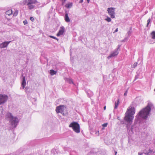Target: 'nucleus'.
<instances>
[{
	"label": "nucleus",
	"instance_id": "obj_1",
	"mask_svg": "<svg viewBox=\"0 0 155 155\" xmlns=\"http://www.w3.org/2000/svg\"><path fill=\"white\" fill-rule=\"evenodd\" d=\"M153 108L154 106L153 104L149 102L146 107L141 110L137 115L136 120L139 122L141 118L146 119L149 115L151 110Z\"/></svg>",
	"mask_w": 155,
	"mask_h": 155
},
{
	"label": "nucleus",
	"instance_id": "obj_2",
	"mask_svg": "<svg viewBox=\"0 0 155 155\" xmlns=\"http://www.w3.org/2000/svg\"><path fill=\"white\" fill-rule=\"evenodd\" d=\"M135 113V110L133 107H130L125 113L124 119L127 123V127L128 130L129 129L130 126L132 122Z\"/></svg>",
	"mask_w": 155,
	"mask_h": 155
},
{
	"label": "nucleus",
	"instance_id": "obj_3",
	"mask_svg": "<svg viewBox=\"0 0 155 155\" xmlns=\"http://www.w3.org/2000/svg\"><path fill=\"white\" fill-rule=\"evenodd\" d=\"M20 4L22 5H27L29 10L36 8L40 5L37 0H22Z\"/></svg>",
	"mask_w": 155,
	"mask_h": 155
},
{
	"label": "nucleus",
	"instance_id": "obj_4",
	"mask_svg": "<svg viewBox=\"0 0 155 155\" xmlns=\"http://www.w3.org/2000/svg\"><path fill=\"white\" fill-rule=\"evenodd\" d=\"M6 118L8 120L13 128L16 127L19 122V120L16 117H14L10 113H8L6 115Z\"/></svg>",
	"mask_w": 155,
	"mask_h": 155
},
{
	"label": "nucleus",
	"instance_id": "obj_5",
	"mask_svg": "<svg viewBox=\"0 0 155 155\" xmlns=\"http://www.w3.org/2000/svg\"><path fill=\"white\" fill-rule=\"evenodd\" d=\"M69 127H71L76 133L80 132V127L79 124L76 122H73L69 125Z\"/></svg>",
	"mask_w": 155,
	"mask_h": 155
},
{
	"label": "nucleus",
	"instance_id": "obj_6",
	"mask_svg": "<svg viewBox=\"0 0 155 155\" xmlns=\"http://www.w3.org/2000/svg\"><path fill=\"white\" fill-rule=\"evenodd\" d=\"M120 46L118 45L117 48L111 53L107 58L109 59L111 58L116 56L119 53V51L120 50Z\"/></svg>",
	"mask_w": 155,
	"mask_h": 155
},
{
	"label": "nucleus",
	"instance_id": "obj_7",
	"mask_svg": "<svg viewBox=\"0 0 155 155\" xmlns=\"http://www.w3.org/2000/svg\"><path fill=\"white\" fill-rule=\"evenodd\" d=\"M87 155H104V153L101 151H98L97 149L92 150Z\"/></svg>",
	"mask_w": 155,
	"mask_h": 155
},
{
	"label": "nucleus",
	"instance_id": "obj_8",
	"mask_svg": "<svg viewBox=\"0 0 155 155\" xmlns=\"http://www.w3.org/2000/svg\"><path fill=\"white\" fill-rule=\"evenodd\" d=\"M8 99V97L5 95L0 94V105L5 103Z\"/></svg>",
	"mask_w": 155,
	"mask_h": 155
},
{
	"label": "nucleus",
	"instance_id": "obj_9",
	"mask_svg": "<svg viewBox=\"0 0 155 155\" xmlns=\"http://www.w3.org/2000/svg\"><path fill=\"white\" fill-rule=\"evenodd\" d=\"M108 14L112 18H114L115 17V13L114 8H109L107 9Z\"/></svg>",
	"mask_w": 155,
	"mask_h": 155
},
{
	"label": "nucleus",
	"instance_id": "obj_10",
	"mask_svg": "<svg viewBox=\"0 0 155 155\" xmlns=\"http://www.w3.org/2000/svg\"><path fill=\"white\" fill-rule=\"evenodd\" d=\"M64 106L61 105L57 107L56 109V111L57 113H62L63 112Z\"/></svg>",
	"mask_w": 155,
	"mask_h": 155
},
{
	"label": "nucleus",
	"instance_id": "obj_11",
	"mask_svg": "<svg viewBox=\"0 0 155 155\" xmlns=\"http://www.w3.org/2000/svg\"><path fill=\"white\" fill-rule=\"evenodd\" d=\"M11 42V41H5L0 44V48H1L6 47Z\"/></svg>",
	"mask_w": 155,
	"mask_h": 155
},
{
	"label": "nucleus",
	"instance_id": "obj_12",
	"mask_svg": "<svg viewBox=\"0 0 155 155\" xmlns=\"http://www.w3.org/2000/svg\"><path fill=\"white\" fill-rule=\"evenodd\" d=\"M64 31V28L63 26H61L60 27V29L57 33V36H59L62 35Z\"/></svg>",
	"mask_w": 155,
	"mask_h": 155
},
{
	"label": "nucleus",
	"instance_id": "obj_13",
	"mask_svg": "<svg viewBox=\"0 0 155 155\" xmlns=\"http://www.w3.org/2000/svg\"><path fill=\"white\" fill-rule=\"evenodd\" d=\"M26 85V82L25 77H23L22 81L21 83V85L22 87V88L24 89Z\"/></svg>",
	"mask_w": 155,
	"mask_h": 155
},
{
	"label": "nucleus",
	"instance_id": "obj_14",
	"mask_svg": "<svg viewBox=\"0 0 155 155\" xmlns=\"http://www.w3.org/2000/svg\"><path fill=\"white\" fill-rule=\"evenodd\" d=\"M59 150L57 148H55L51 150V153L54 154H58L59 152Z\"/></svg>",
	"mask_w": 155,
	"mask_h": 155
},
{
	"label": "nucleus",
	"instance_id": "obj_15",
	"mask_svg": "<svg viewBox=\"0 0 155 155\" xmlns=\"http://www.w3.org/2000/svg\"><path fill=\"white\" fill-rule=\"evenodd\" d=\"M151 37L153 40V43L155 42V31H153L150 34Z\"/></svg>",
	"mask_w": 155,
	"mask_h": 155
},
{
	"label": "nucleus",
	"instance_id": "obj_16",
	"mask_svg": "<svg viewBox=\"0 0 155 155\" xmlns=\"http://www.w3.org/2000/svg\"><path fill=\"white\" fill-rule=\"evenodd\" d=\"M64 19L65 21L67 22H69L70 21V20L68 16V14L66 13L64 16Z\"/></svg>",
	"mask_w": 155,
	"mask_h": 155
},
{
	"label": "nucleus",
	"instance_id": "obj_17",
	"mask_svg": "<svg viewBox=\"0 0 155 155\" xmlns=\"http://www.w3.org/2000/svg\"><path fill=\"white\" fill-rule=\"evenodd\" d=\"M119 100L118 99L117 101H115V106L114 107V109H116L117 108L118 106L119 103Z\"/></svg>",
	"mask_w": 155,
	"mask_h": 155
},
{
	"label": "nucleus",
	"instance_id": "obj_18",
	"mask_svg": "<svg viewBox=\"0 0 155 155\" xmlns=\"http://www.w3.org/2000/svg\"><path fill=\"white\" fill-rule=\"evenodd\" d=\"M57 73V71H54V70L51 69L50 70V74L51 75H53L56 74Z\"/></svg>",
	"mask_w": 155,
	"mask_h": 155
},
{
	"label": "nucleus",
	"instance_id": "obj_19",
	"mask_svg": "<svg viewBox=\"0 0 155 155\" xmlns=\"http://www.w3.org/2000/svg\"><path fill=\"white\" fill-rule=\"evenodd\" d=\"M12 13V9H9L6 12V14L8 15H10Z\"/></svg>",
	"mask_w": 155,
	"mask_h": 155
},
{
	"label": "nucleus",
	"instance_id": "obj_20",
	"mask_svg": "<svg viewBox=\"0 0 155 155\" xmlns=\"http://www.w3.org/2000/svg\"><path fill=\"white\" fill-rule=\"evenodd\" d=\"M136 123V121L134 123V126L132 125L131 127L130 128V131L133 132L134 131V127L135 126V125Z\"/></svg>",
	"mask_w": 155,
	"mask_h": 155
},
{
	"label": "nucleus",
	"instance_id": "obj_21",
	"mask_svg": "<svg viewBox=\"0 0 155 155\" xmlns=\"http://www.w3.org/2000/svg\"><path fill=\"white\" fill-rule=\"evenodd\" d=\"M131 28H130V30L127 32V34L128 35V38L130 36L131 34Z\"/></svg>",
	"mask_w": 155,
	"mask_h": 155
},
{
	"label": "nucleus",
	"instance_id": "obj_22",
	"mask_svg": "<svg viewBox=\"0 0 155 155\" xmlns=\"http://www.w3.org/2000/svg\"><path fill=\"white\" fill-rule=\"evenodd\" d=\"M68 83L70 84L72 83L73 84V82L72 80L70 78H67L66 80Z\"/></svg>",
	"mask_w": 155,
	"mask_h": 155
},
{
	"label": "nucleus",
	"instance_id": "obj_23",
	"mask_svg": "<svg viewBox=\"0 0 155 155\" xmlns=\"http://www.w3.org/2000/svg\"><path fill=\"white\" fill-rule=\"evenodd\" d=\"M64 149L65 151H68V152H70L71 150L70 148L68 147H64Z\"/></svg>",
	"mask_w": 155,
	"mask_h": 155
},
{
	"label": "nucleus",
	"instance_id": "obj_24",
	"mask_svg": "<svg viewBox=\"0 0 155 155\" xmlns=\"http://www.w3.org/2000/svg\"><path fill=\"white\" fill-rule=\"evenodd\" d=\"M18 14V11L17 10H16L15 11L14 14L13 16H16Z\"/></svg>",
	"mask_w": 155,
	"mask_h": 155
},
{
	"label": "nucleus",
	"instance_id": "obj_25",
	"mask_svg": "<svg viewBox=\"0 0 155 155\" xmlns=\"http://www.w3.org/2000/svg\"><path fill=\"white\" fill-rule=\"evenodd\" d=\"M137 62H135L134 64L132 65V68H135L137 66Z\"/></svg>",
	"mask_w": 155,
	"mask_h": 155
},
{
	"label": "nucleus",
	"instance_id": "obj_26",
	"mask_svg": "<svg viewBox=\"0 0 155 155\" xmlns=\"http://www.w3.org/2000/svg\"><path fill=\"white\" fill-rule=\"evenodd\" d=\"M70 155H76V152L74 151H72L70 153Z\"/></svg>",
	"mask_w": 155,
	"mask_h": 155
},
{
	"label": "nucleus",
	"instance_id": "obj_27",
	"mask_svg": "<svg viewBox=\"0 0 155 155\" xmlns=\"http://www.w3.org/2000/svg\"><path fill=\"white\" fill-rule=\"evenodd\" d=\"M49 37L54 39L57 40V41L58 40V38H56V37L50 35Z\"/></svg>",
	"mask_w": 155,
	"mask_h": 155
},
{
	"label": "nucleus",
	"instance_id": "obj_28",
	"mask_svg": "<svg viewBox=\"0 0 155 155\" xmlns=\"http://www.w3.org/2000/svg\"><path fill=\"white\" fill-rule=\"evenodd\" d=\"M105 20L107 22H110L111 21V19L110 18L107 17V18L105 19Z\"/></svg>",
	"mask_w": 155,
	"mask_h": 155
},
{
	"label": "nucleus",
	"instance_id": "obj_29",
	"mask_svg": "<svg viewBox=\"0 0 155 155\" xmlns=\"http://www.w3.org/2000/svg\"><path fill=\"white\" fill-rule=\"evenodd\" d=\"M30 100L32 102H35L36 101V99L35 98H31Z\"/></svg>",
	"mask_w": 155,
	"mask_h": 155
},
{
	"label": "nucleus",
	"instance_id": "obj_30",
	"mask_svg": "<svg viewBox=\"0 0 155 155\" xmlns=\"http://www.w3.org/2000/svg\"><path fill=\"white\" fill-rule=\"evenodd\" d=\"M150 18H149L147 21V27H148V25L149 24V23H150Z\"/></svg>",
	"mask_w": 155,
	"mask_h": 155
},
{
	"label": "nucleus",
	"instance_id": "obj_31",
	"mask_svg": "<svg viewBox=\"0 0 155 155\" xmlns=\"http://www.w3.org/2000/svg\"><path fill=\"white\" fill-rule=\"evenodd\" d=\"M23 23L25 25L28 24V22L27 20H25L23 21Z\"/></svg>",
	"mask_w": 155,
	"mask_h": 155
},
{
	"label": "nucleus",
	"instance_id": "obj_32",
	"mask_svg": "<svg viewBox=\"0 0 155 155\" xmlns=\"http://www.w3.org/2000/svg\"><path fill=\"white\" fill-rule=\"evenodd\" d=\"M107 123H104V124L102 125V126H103V127H107Z\"/></svg>",
	"mask_w": 155,
	"mask_h": 155
},
{
	"label": "nucleus",
	"instance_id": "obj_33",
	"mask_svg": "<svg viewBox=\"0 0 155 155\" xmlns=\"http://www.w3.org/2000/svg\"><path fill=\"white\" fill-rule=\"evenodd\" d=\"M30 19L31 21H33L34 20V18L33 17H30Z\"/></svg>",
	"mask_w": 155,
	"mask_h": 155
},
{
	"label": "nucleus",
	"instance_id": "obj_34",
	"mask_svg": "<svg viewBox=\"0 0 155 155\" xmlns=\"http://www.w3.org/2000/svg\"><path fill=\"white\" fill-rule=\"evenodd\" d=\"M128 38H125L124 39H123L122 41V42H124L126 40H127L128 39Z\"/></svg>",
	"mask_w": 155,
	"mask_h": 155
},
{
	"label": "nucleus",
	"instance_id": "obj_35",
	"mask_svg": "<svg viewBox=\"0 0 155 155\" xmlns=\"http://www.w3.org/2000/svg\"><path fill=\"white\" fill-rule=\"evenodd\" d=\"M127 91H126L125 92V93H124V96H127Z\"/></svg>",
	"mask_w": 155,
	"mask_h": 155
},
{
	"label": "nucleus",
	"instance_id": "obj_36",
	"mask_svg": "<svg viewBox=\"0 0 155 155\" xmlns=\"http://www.w3.org/2000/svg\"><path fill=\"white\" fill-rule=\"evenodd\" d=\"M118 31V28H117L114 31V33H115V32H117V31Z\"/></svg>",
	"mask_w": 155,
	"mask_h": 155
},
{
	"label": "nucleus",
	"instance_id": "obj_37",
	"mask_svg": "<svg viewBox=\"0 0 155 155\" xmlns=\"http://www.w3.org/2000/svg\"><path fill=\"white\" fill-rule=\"evenodd\" d=\"M138 154L139 155H142L143 154V153H142L139 152Z\"/></svg>",
	"mask_w": 155,
	"mask_h": 155
},
{
	"label": "nucleus",
	"instance_id": "obj_38",
	"mask_svg": "<svg viewBox=\"0 0 155 155\" xmlns=\"http://www.w3.org/2000/svg\"><path fill=\"white\" fill-rule=\"evenodd\" d=\"M83 2V0H80L79 1V3H82Z\"/></svg>",
	"mask_w": 155,
	"mask_h": 155
},
{
	"label": "nucleus",
	"instance_id": "obj_39",
	"mask_svg": "<svg viewBox=\"0 0 155 155\" xmlns=\"http://www.w3.org/2000/svg\"><path fill=\"white\" fill-rule=\"evenodd\" d=\"M104 110L106 109V106H105L104 107Z\"/></svg>",
	"mask_w": 155,
	"mask_h": 155
},
{
	"label": "nucleus",
	"instance_id": "obj_40",
	"mask_svg": "<svg viewBox=\"0 0 155 155\" xmlns=\"http://www.w3.org/2000/svg\"><path fill=\"white\" fill-rule=\"evenodd\" d=\"M87 1L88 3H89L90 2V0H87Z\"/></svg>",
	"mask_w": 155,
	"mask_h": 155
},
{
	"label": "nucleus",
	"instance_id": "obj_41",
	"mask_svg": "<svg viewBox=\"0 0 155 155\" xmlns=\"http://www.w3.org/2000/svg\"><path fill=\"white\" fill-rule=\"evenodd\" d=\"M115 155H116L117 154V152L115 151Z\"/></svg>",
	"mask_w": 155,
	"mask_h": 155
},
{
	"label": "nucleus",
	"instance_id": "obj_42",
	"mask_svg": "<svg viewBox=\"0 0 155 155\" xmlns=\"http://www.w3.org/2000/svg\"><path fill=\"white\" fill-rule=\"evenodd\" d=\"M99 131L97 132H96V134H97V133H98V134H99Z\"/></svg>",
	"mask_w": 155,
	"mask_h": 155
},
{
	"label": "nucleus",
	"instance_id": "obj_43",
	"mask_svg": "<svg viewBox=\"0 0 155 155\" xmlns=\"http://www.w3.org/2000/svg\"><path fill=\"white\" fill-rule=\"evenodd\" d=\"M137 78L136 77V76L135 77V80L136 79H137Z\"/></svg>",
	"mask_w": 155,
	"mask_h": 155
},
{
	"label": "nucleus",
	"instance_id": "obj_44",
	"mask_svg": "<svg viewBox=\"0 0 155 155\" xmlns=\"http://www.w3.org/2000/svg\"><path fill=\"white\" fill-rule=\"evenodd\" d=\"M36 12L37 13H38V11H37H37H36Z\"/></svg>",
	"mask_w": 155,
	"mask_h": 155
},
{
	"label": "nucleus",
	"instance_id": "obj_45",
	"mask_svg": "<svg viewBox=\"0 0 155 155\" xmlns=\"http://www.w3.org/2000/svg\"><path fill=\"white\" fill-rule=\"evenodd\" d=\"M154 91H155V89L154 90Z\"/></svg>",
	"mask_w": 155,
	"mask_h": 155
}]
</instances>
